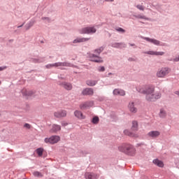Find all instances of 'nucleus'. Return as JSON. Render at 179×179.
Instances as JSON below:
<instances>
[{"label": "nucleus", "mask_w": 179, "mask_h": 179, "mask_svg": "<svg viewBox=\"0 0 179 179\" xmlns=\"http://www.w3.org/2000/svg\"><path fill=\"white\" fill-rule=\"evenodd\" d=\"M86 179H98L99 175L96 173L87 172L85 175Z\"/></svg>", "instance_id": "obj_13"}, {"label": "nucleus", "mask_w": 179, "mask_h": 179, "mask_svg": "<svg viewBox=\"0 0 179 179\" xmlns=\"http://www.w3.org/2000/svg\"><path fill=\"white\" fill-rule=\"evenodd\" d=\"M43 152H44V150L43 148H38L36 150V153L40 157L43 156Z\"/></svg>", "instance_id": "obj_27"}, {"label": "nucleus", "mask_w": 179, "mask_h": 179, "mask_svg": "<svg viewBox=\"0 0 179 179\" xmlns=\"http://www.w3.org/2000/svg\"><path fill=\"white\" fill-rule=\"evenodd\" d=\"M145 54H148V55H164V52H157V51H153L150 50L148 52H145Z\"/></svg>", "instance_id": "obj_14"}, {"label": "nucleus", "mask_w": 179, "mask_h": 179, "mask_svg": "<svg viewBox=\"0 0 179 179\" xmlns=\"http://www.w3.org/2000/svg\"><path fill=\"white\" fill-rule=\"evenodd\" d=\"M124 135H127L128 136H135V137L138 136V135H135L134 134V133H131V131H129V130H127V129L124 131Z\"/></svg>", "instance_id": "obj_25"}, {"label": "nucleus", "mask_w": 179, "mask_h": 179, "mask_svg": "<svg viewBox=\"0 0 179 179\" xmlns=\"http://www.w3.org/2000/svg\"><path fill=\"white\" fill-rule=\"evenodd\" d=\"M31 26H33V23H30L27 29L29 30V29H30L31 27Z\"/></svg>", "instance_id": "obj_37"}, {"label": "nucleus", "mask_w": 179, "mask_h": 179, "mask_svg": "<svg viewBox=\"0 0 179 179\" xmlns=\"http://www.w3.org/2000/svg\"><path fill=\"white\" fill-rule=\"evenodd\" d=\"M86 85H87V86H96V85H97V81L94 80H88L86 81Z\"/></svg>", "instance_id": "obj_23"}, {"label": "nucleus", "mask_w": 179, "mask_h": 179, "mask_svg": "<svg viewBox=\"0 0 179 179\" xmlns=\"http://www.w3.org/2000/svg\"><path fill=\"white\" fill-rule=\"evenodd\" d=\"M136 8L139 9V10H145V7L142 5H137Z\"/></svg>", "instance_id": "obj_30"}, {"label": "nucleus", "mask_w": 179, "mask_h": 179, "mask_svg": "<svg viewBox=\"0 0 179 179\" xmlns=\"http://www.w3.org/2000/svg\"><path fill=\"white\" fill-rule=\"evenodd\" d=\"M120 152H122L126 155H129V156H134L135 155L136 150L134 146L131 145L130 144H122L119 146Z\"/></svg>", "instance_id": "obj_2"}, {"label": "nucleus", "mask_w": 179, "mask_h": 179, "mask_svg": "<svg viewBox=\"0 0 179 179\" xmlns=\"http://www.w3.org/2000/svg\"><path fill=\"white\" fill-rule=\"evenodd\" d=\"M83 96H93L94 92L93 91V88H85L83 90Z\"/></svg>", "instance_id": "obj_9"}, {"label": "nucleus", "mask_w": 179, "mask_h": 179, "mask_svg": "<svg viewBox=\"0 0 179 179\" xmlns=\"http://www.w3.org/2000/svg\"><path fill=\"white\" fill-rule=\"evenodd\" d=\"M92 123L93 124H99V117H93Z\"/></svg>", "instance_id": "obj_29"}, {"label": "nucleus", "mask_w": 179, "mask_h": 179, "mask_svg": "<svg viewBox=\"0 0 179 179\" xmlns=\"http://www.w3.org/2000/svg\"><path fill=\"white\" fill-rule=\"evenodd\" d=\"M103 50H104V48L101 47L94 50V53L96 55L90 54V58L91 61H92L93 62H103V59H101V57H99L98 55H100V54L103 52Z\"/></svg>", "instance_id": "obj_3"}, {"label": "nucleus", "mask_w": 179, "mask_h": 179, "mask_svg": "<svg viewBox=\"0 0 179 179\" xmlns=\"http://www.w3.org/2000/svg\"><path fill=\"white\" fill-rule=\"evenodd\" d=\"M129 108L131 113H136L138 111V109L135 108V103L134 102H130L129 103Z\"/></svg>", "instance_id": "obj_20"}, {"label": "nucleus", "mask_w": 179, "mask_h": 179, "mask_svg": "<svg viewBox=\"0 0 179 179\" xmlns=\"http://www.w3.org/2000/svg\"><path fill=\"white\" fill-rule=\"evenodd\" d=\"M104 71H105L104 66H101V67H100V69H99V72H104Z\"/></svg>", "instance_id": "obj_34"}, {"label": "nucleus", "mask_w": 179, "mask_h": 179, "mask_svg": "<svg viewBox=\"0 0 179 179\" xmlns=\"http://www.w3.org/2000/svg\"><path fill=\"white\" fill-rule=\"evenodd\" d=\"M4 69H6V66L0 67V71H3Z\"/></svg>", "instance_id": "obj_36"}, {"label": "nucleus", "mask_w": 179, "mask_h": 179, "mask_svg": "<svg viewBox=\"0 0 179 179\" xmlns=\"http://www.w3.org/2000/svg\"><path fill=\"white\" fill-rule=\"evenodd\" d=\"M166 115V110H164V109H161L159 112V117H161V118H164Z\"/></svg>", "instance_id": "obj_26"}, {"label": "nucleus", "mask_w": 179, "mask_h": 179, "mask_svg": "<svg viewBox=\"0 0 179 179\" xmlns=\"http://www.w3.org/2000/svg\"><path fill=\"white\" fill-rule=\"evenodd\" d=\"M137 17H138V19H146V17H145V15H138L137 16Z\"/></svg>", "instance_id": "obj_33"}, {"label": "nucleus", "mask_w": 179, "mask_h": 179, "mask_svg": "<svg viewBox=\"0 0 179 179\" xmlns=\"http://www.w3.org/2000/svg\"><path fill=\"white\" fill-rule=\"evenodd\" d=\"M34 177H43V174L38 171H35L33 173Z\"/></svg>", "instance_id": "obj_28"}, {"label": "nucleus", "mask_w": 179, "mask_h": 179, "mask_svg": "<svg viewBox=\"0 0 179 179\" xmlns=\"http://www.w3.org/2000/svg\"><path fill=\"white\" fill-rule=\"evenodd\" d=\"M106 2H113L114 0H105Z\"/></svg>", "instance_id": "obj_38"}, {"label": "nucleus", "mask_w": 179, "mask_h": 179, "mask_svg": "<svg viewBox=\"0 0 179 179\" xmlns=\"http://www.w3.org/2000/svg\"><path fill=\"white\" fill-rule=\"evenodd\" d=\"M148 136L151 138H157V136H160V131H152L148 133Z\"/></svg>", "instance_id": "obj_17"}, {"label": "nucleus", "mask_w": 179, "mask_h": 179, "mask_svg": "<svg viewBox=\"0 0 179 179\" xmlns=\"http://www.w3.org/2000/svg\"><path fill=\"white\" fill-rule=\"evenodd\" d=\"M0 117H1V113H0Z\"/></svg>", "instance_id": "obj_44"}, {"label": "nucleus", "mask_w": 179, "mask_h": 179, "mask_svg": "<svg viewBox=\"0 0 179 179\" xmlns=\"http://www.w3.org/2000/svg\"><path fill=\"white\" fill-rule=\"evenodd\" d=\"M61 141V137L59 136H52L50 138H45L44 139L45 143H49L50 145H55Z\"/></svg>", "instance_id": "obj_4"}, {"label": "nucleus", "mask_w": 179, "mask_h": 179, "mask_svg": "<svg viewBox=\"0 0 179 179\" xmlns=\"http://www.w3.org/2000/svg\"><path fill=\"white\" fill-rule=\"evenodd\" d=\"M144 40H146V41H148L149 43H152V44H155V45H160V41H159L156 39H152L150 38H144Z\"/></svg>", "instance_id": "obj_19"}, {"label": "nucleus", "mask_w": 179, "mask_h": 179, "mask_svg": "<svg viewBox=\"0 0 179 179\" xmlns=\"http://www.w3.org/2000/svg\"><path fill=\"white\" fill-rule=\"evenodd\" d=\"M153 163L158 167H164V164L163 163V162L159 159H154Z\"/></svg>", "instance_id": "obj_21"}, {"label": "nucleus", "mask_w": 179, "mask_h": 179, "mask_svg": "<svg viewBox=\"0 0 179 179\" xmlns=\"http://www.w3.org/2000/svg\"><path fill=\"white\" fill-rule=\"evenodd\" d=\"M90 38H78L77 39L73 41V44H76V43H85L86 41H89Z\"/></svg>", "instance_id": "obj_18"}, {"label": "nucleus", "mask_w": 179, "mask_h": 179, "mask_svg": "<svg viewBox=\"0 0 179 179\" xmlns=\"http://www.w3.org/2000/svg\"><path fill=\"white\" fill-rule=\"evenodd\" d=\"M61 129V126L58 124H53L52 128L50 129V134H57L58 131Z\"/></svg>", "instance_id": "obj_12"}, {"label": "nucleus", "mask_w": 179, "mask_h": 179, "mask_svg": "<svg viewBox=\"0 0 179 179\" xmlns=\"http://www.w3.org/2000/svg\"><path fill=\"white\" fill-rule=\"evenodd\" d=\"M113 94H115V96H125V91L115 89L113 90Z\"/></svg>", "instance_id": "obj_16"}, {"label": "nucleus", "mask_w": 179, "mask_h": 179, "mask_svg": "<svg viewBox=\"0 0 179 179\" xmlns=\"http://www.w3.org/2000/svg\"><path fill=\"white\" fill-rule=\"evenodd\" d=\"M70 64L69 63H66V62H56L54 64H48L46 65V68L48 69H50V68H58L59 66H70Z\"/></svg>", "instance_id": "obj_7"}, {"label": "nucleus", "mask_w": 179, "mask_h": 179, "mask_svg": "<svg viewBox=\"0 0 179 179\" xmlns=\"http://www.w3.org/2000/svg\"><path fill=\"white\" fill-rule=\"evenodd\" d=\"M137 92L145 94L147 101H156L162 97V93L155 92V86L153 85L138 86Z\"/></svg>", "instance_id": "obj_1"}, {"label": "nucleus", "mask_w": 179, "mask_h": 179, "mask_svg": "<svg viewBox=\"0 0 179 179\" xmlns=\"http://www.w3.org/2000/svg\"><path fill=\"white\" fill-rule=\"evenodd\" d=\"M94 104V103L93 101L85 102L80 106V108H81V110H85V108H87V107H93Z\"/></svg>", "instance_id": "obj_10"}, {"label": "nucleus", "mask_w": 179, "mask_h": 179, "mask_svg": "<svg viewBox=\"0 0 179 179\" xmlns=\"http://www.w3.org/2000/svg\"><path fill=\"white\" fill-rule=\"evenodd\" d=\"M131 129L133 131H138V122L137 121L132 122Z\"/></svg>", "instance_id": "obj_24"}, {"label": "nucleus", "mask_w": 179, "mask_h": 179, "mask_svg": "<svg viewBox=\"0 0 179 179\" xmlns=\"http://www.w3.org/2000/svg\"><path fill=\"white\" fill-rule=\"evenodd\" d=\"M169 73H170V69L163 67L157 71V78H166Z\"/></svg>", "instance_id": "obj_6"}, {"label": "nucleus", "mask_w": 179, "mask_h": 179, "mask_svg": "<svg viewBox=\"0 0 179 179\" xmlns=\"http://www.w3.org/2000/svg\"><path fill=\"white\" fill-rule=\"evenodd\" d=\"M63 127L68 125V123H62Z\"/></svg>", "instance_id": "obj_39"}, {"label": "nucleus", "mask_w": 179, "mask_h": 179, "mask_svg": "<svg viewBox=\"0 0 179 179\" xmlns=\"http://www.w3.org/2000/svg\"><path fill=\"white\" fill-rule=\"evenodd\" d=\"M22 94L24 96H33V94H34V92L31 90H23Z\"/></svg>", "instance_id": "obj_22"}, {"label": "nucleus", "mask_w": 179, "mask_h": 179, "mask_svg": "<svg viewBox=\"0 0 179 179\" xmlns=\"http://www.w3.org/2000/svg\"><path fill=\"white\" fill-rule=\"evenodd\" d=\"M117 31H120L121 33H125V30L121 27H119L117 29H116Z\"/></svg>", "instance_id": "obj_32"}, {"label": "nucleus", "mask_w": 179, "mask_h": 179, "mask_svg": "<svg viewBox=\"0 0 179 179\" xmlns=\"http://www.w3.org/2000/svg\"><path fill=\"white\" fill-rule=\"evenodd\" d=\"M74 115L76 118H78V120H85V115H83V113L80 110H76L74 112Z\"/></svg>", "instance_id": "obj_15"}, {"label": "nucleus", "mask_w": 179, "mask_h": 179, "mask_svg": "<svg viewBox=\"0 0 179 179\" xmlns=\"http://www.w3.org/2000/svg\"><path fill=\"white\" fill-rule=\"evenodd\" d=\"M130 45H131V47H134V45H135V44H130Z\"/></svg>", "instance_id": "obj_41"}, {"label": "nucleus", "mask_w": 179, "mask_h": 179, "mask_svg": "<svg viewBox=\"0 0 179 179\" xmlns=\"http://www.w3.org/2000/svg\"><path fill=\"white\" fill-rule=\"evenodd\" d=\"M24 128H26L27 129H30V128H31V126L29 123H26L24 125Z\"/></svg>", "instance_id": "obj_31"}, {"label": "nucleus", "mask_w": 179, "mask_h": 179, "mask_svg": "<svg viewBox=\"0 0 179 179\" xmlns=\"http://www.w3.org/2000/svg\"><path fill=\"white\" fill-rule=\"evenodd\" d=\"M97 30L94 27H86L80 29V34H93L96 33Z\"/></svg>", "instance_id": "obj_5"}, {"label": "nucleus", "mask_w": 179, "mask_h": 179, "mask_svg": "<svg viewBox=\"0 0 179 179\" xmlns=\"http://www.w3.org/2000/svg\"><path fill=\"white\" fill-rule=\"evenodd\" d=\"M42 20H50V18L43 17H42Z\"/></svg>", "instance_id": "obj_35"}, {"label": "nucleus", "mask_w": 179, "mask_h": 179, "mask_svg": "<svg viewBox=\"0 0 179 179\" xmlns=\"http://www.w3.org/2000/svg\"><path fill=\"white\" fill-rule=\"evenodd\" d=\"M66 115V110H59L54 113V116L56 117V118H63Z\"/></svg>", "instance_id": "obj_8"}, {"label": "nucleus", "mask_w": 179, "mask_h": 179, "mask_svg": "<svg viewBox=\"0 0 179 179\" xmlns=\"http://www.w3.org/2000/svg\"><path fill=\"white\" fill-rule=\"evenodd\" d=\"M22 26H23V25L19 26L18 27H22Z\"/></svg>", "instance_id": "obj_42"}, {"label": "nucleus", "mask_w": 179, "mask_h": 179, "mask_svg": "<svg viewBox=\"0 0 179 179\" xmlns=\"http://www.w3.org/2000/svg\"><path fill=\"white\" fill-rule=\"evenodd\" d=\"M0 85H1V81H0Z\"/></svg>", "instance_id": "obj_43"}, {"label": "nucleus", "mask_w": 179, "mask_h": 179, "mask_svg": "<svg viewBox=\"0 0 179 179\" xmlns=\"http://www.w3.org/2000/svg\"><path fill=\"white\" fill-rule=\"evenodd\" d=\"M114 47H120V43H116V45H114Z\"/></svg>", "instance_id": "obj_40"}, {"label": "nucleus", "mask_w": 179, "mask_h": 179, "mask_svg": "<svg viewBox=\"0 0 179 179\" xmlns=\"http://www.w3.org/2000/svg\"><path fill=\"white\" fill-rule=\"evenodd\" d=\"M59 86L66 89V90H72V84L66 82L60 83Z\"/></svg>", "instance_id": "obj_11"}]
</instances>
